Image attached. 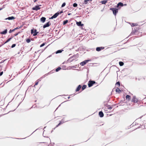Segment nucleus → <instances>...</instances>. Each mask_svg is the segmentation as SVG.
I'll list each match as a JSON object with an SVG mask.
<instances>
[{
    "label": "nucleus",
    "mask_w": 146,
    "mask_h": 146,
    "mask_svg": "<svg viewBox=\"0 0 146 146\" xmlns=\"http://www.w3.org/2000/svg\"><path fill=\"white\" fill-rule=\"evenodd\" d=\"M131 101L134 103H137V104H138V105L140 103V102L138 100L137 98L135 96H133Z\"/></svg>",
    "instance_id": "1"
},
{
    "label": "nucleus",
    "mask_w": 146,
    "mask_h": 146,
    "mask_svg": "<svg viewBox=\"0 0 146 146\" xmlns=\"http://www.w3.org/2000/svg\"><path fill=\"white\" fill-rule=\"evenodd\" d=\"M110 9L113 12V13L114 15L115 16L117 13L118 12V9L116 8H112Z\"/></svg>",
    "instance_id": "2"
},
{
    "label": "nucleus",
    "mask_w": 146,
    "mask_h": 146,
    "mask_svg": "<svg viewBox=\"0 0 146 146\" xmlns=\"http://www.w3.org/2000/svg\"><path fill=\"white\" fill-rule=\"evenodd\" d=\"M96 83V82L94 80H89L88 83V87H91L94 84H95Z\"/></svg>",
    "instance_id": "3"
},
{
    "label": "nucleus",
    "mask_w": 146,
    "mask_h": 146,
    "mask_svg": "<svg viewBox=\"0 0 146 146\" xmlns=\"http://www.w3.org/2000/svg\"><path fill=\"white\" fill-rule=\"evenodd\" d=\"M38 32L36 31V29H32L31 30V33L32 34H33V36H35L36 35Z\"/></svg>",
    "instance_id": "4"
},
{
    "label": "nucleus",
    "mask_w": 146,
    "mask_h": 146,
    "mask_svg": "<svg viewBox=\"0 0 146 146\" xmlns=\"http://www.w3.org/2000/svg\"><path fill=\"white\" fill-rule=\"evenodd\" d=\"M41 5H36L35 7H33L32 8V10H36V11H38L40 9V7H39L40 6H41Z\"/></svg>",
    "instance_id": "5"
},
{
    "label": "nucleus",
    "mask_w": 146,
    "mask_h": 146,
    "mask_svg": "<svg viewBox=\"0 0 146 146\" xmlns=\"http://www.w3.org/2000/svg\"><path fill=\"white\" fill-rule=\"evenodd\" d=\"M89 61H90V60H85L81 62L80 64L82 66H84L87 63H88Z\"/></svg>",
    "instance_id": "6"
},
{
    "label": "nucleus",
    "mask_w": 146,
    "mask_h": 146,
    "mask_svg": "<svg viewBox=\"0 0 146 146\" xmlns=\"http://www.w3.org/2000/svg\"><path fill=\"white\" fill-rule=\"evenodd\" d=\"M137 29H134L132 31V32L130 34V35H134L137 34Z\"/></svg>",
    "instance_id": "7"
},
{
    "label": "nucleus",
    "mask_w": 146,
    "mask_h": 146,
    "mask_svg": "<svg viewBox=\"0 0 146 146\" xmlns=\"http://www.w3.org/2000/svg\"><path fill=\"white\" fill-rule=\"evenodd\" d=\"M76 25L78 26L82 27V29H84L83 28V26H84V24L82 23V22L81 21L77 22L76 23Z\"/></svg>",
    "instance_id": "8"
},
{
    "label": "nucleus",
    "mask_w": 146,
    "mask_h": 146,
    "mask_svg": "<svg viewBox=\"0 0 146 146\" xmlns=\"http://www.w3.org/2000/svg\"><path fill=\"white\" fill-rule=\"evenodd\" d=\"M22 27V26H21L20 27H17L16 28H15L14 29H12V30L10 29L9 31V33H12V32H13L15 30H17L18 29H19L20 28H21Z\"/></svg>",
    "instance_id": "9"
},
{
    "label": "nucleus",
    "mask_w": 146,
    "mask_h": 146,
    "mask_svg": "<svg viewBox=\"0 0 146 146\" xmlns=\"http://www.w3.org/2000/svg\"><path fill=\"white\" fill-rule=\"evenodd\" d=\"M51 24L50 23V22H48L43 26V28L44 29L46 27H48L50 26Z\"/></svg>",
    "instance_id": "10"
},
{
    "label": "nucleus",
    "mask_w": 146,
    "mask_h": 146,
    "mask_svg": "<svg viewBox=\"0 0 146 146\" xmlns=\"http://www.w3.org/2000/svg\"><path fill=\"white\" fill-rule=\"evenodd\" d=\"M59 15V14L58 13H56L54 14L51 18H50V19H53L54 18H56L58 15Z\"/></svg>",
    "instance_id": "11"
},
{
    "label": "nucleus",
    "mask_w": 146,
    "mask_h": 146,
    "mask_svg": "<svg viewBox=\"0 0 146 146\" xmlns=\"http://www.w3.org/2000/svg\"><path fill=\"white\" fill-rule=\"evenodd\" d=\"M104 48V47H97L96 48V50L97 51H100L102 50Z\"/></svg>",
    "instance_id": "12"
},
{
    "label": "nucleus",
    "mask_w": 146,
    "mask_h": 146,
    "mask_svg": "<svg viewBox=\"0 0 146 146\" xmlns=\"http://www.w3.org/2000/svg\"><path fill=\"white\" fill-rule=\"evenodd\" d=\"M66 121H65L64 119H62L61 121H60L59 123L56 126V127H58L61 124H62L64 122Z\"/></svg>",
    "instance_id": "13"
},
{
    "label": "nucleus",
    "mask_w": 146,
    "mask_h": 146,
    "mask_svg": "<svg viewBox=\"0 0 146 146\" xmlns=\"http://www.w3.org/2000/svg\"><path fill=\"white\" fill-rule=\"evenodd\" d=\"M7 32V29H5L4 31L1 32L0 34L3 35H5L6 34Z\"/></svg>",
    "instance_id": "14"
},
{
    "label": "nucleus",
    "mask_w": 146,
    "mask_h": 146,
    "mask_svg": "<svg viewBox=\"0 0 146 146\" xmlns=\"http://www.w3.org/2000/svg\"><path fill=\"white\" fill-rule=\"evenodd\" d=\"M123 3L121 2H120L117 5V6H116V7H119V6H120V7H122L123 6Z\"/></svg>",
    "instance_id": "15"
},
{
    "label": "nucleus",
    "mask_w": 146,
    "mask_h": 146,
    "mask_svg": "<svg viewBox=\"0 0 146 146\" xmlns=\"http://www.w3.org/2000/svg\"><path fill=\"white\" fill-rule=\"evenodd\" d=\"M46 18L44 17H42L40 19V21L42 23H43L45 21Z\"/></svg>",
    "instance_id": "16"
},
{
    "label": "nucleus",
    "mask_w": 146,
    "mask_h": 146,
    "mask_svg": "<svg viewBox=\"0 0 146 146\" xmlns=\"http://www.w3.org/2000/svg\"><path fill=\"white\" fill-rule=\"evenodd\" d=\"M99 115L100 117H102L104 116V115L102 111H100L99 113Z\"/></svg>",
    "instance_id": "17"
},
{
    "label": "nucleus",
    "mask_w": 146,
    "mask_h": 146,
    "mask_svg": "<svg viewBox=\"0 0 146 146\" xmlns=\"http://www.w3.org/2000/svg\"><path fill=\"white\" fill-rule=\"evenodd\" d=\"M82 87V86L81 85H79L78 86L77 88L76 89V92H78L79 91V90H80V88H81Z\"/></svg>",
    "instance_id": "18"
},
{
    "label": "nucleus",
    "mask_w": 146,
    "mask_h": 146,
    "mask_svg": "<svg viewBox=\"0 0 146 146\" xmlns=\"http://www.w3.org/2000/svg\"><path fill=\"white\" fill-rule=\"evenodd\" d=\"M64 51V50L63 49L59 50L56 51L55 53L56 54L58 53H61L63 51Z\"/></svg>",
    "instance_id": "19"
},
{
    "label": "nucleus",
    "mask_w": 146,
    "mask_h": 146,
    "mask_svg": "<svg viewBox=\"0 0 146 146\" xmlns=\"http://www.w3.org/2000/svg\"><path fill=\"white\" fill-rule=\"evenodd\" d=\"M116 92H118V93H120L121 92V90H120V89L118 88H117L116 89Z\"/></svg>",
    "instance_id": "20"
},
{
    "label": "nucleus",
    "mask_w": 146,
    "mask_h": 146,
    "mask_svg": "<svg viewBox=\"0 0 146 146\" xmlns=\"http://www.w3.org/2000/svg\"><path fill=\"white\" fill-rule=\"evenodd\" d=\"M107 2V0H104L101 1V3L103 4H105Z\"/></svg>",
    "instance_id": "21"
},
{
    "label": "nucleus",
    "mask_w": 146,
    "mask_h": 146,
    "mask_svg": "<svg viewBox=\"0 0 146 146\" xmlns=\"http://www.w3.org/2000/svg\"><path fill=\"white\" fill-rule=\"evenodd\" d=\"M9 20H12L15 19V18L13 16L10 17H8Z\"/></svg>",
    "instance_id": "22"
},
{
    "label": "nucleus",
    "mask_w": 146,
    "mask_h": 146,
    "mask_svg": "<svg viewBox=\"0 0 146 146\" xmlns=\"http://www.w3.org/2000/svg\"><path fill=\"white\" fill-rule=\"evenodd\" d=\"M126 100L128 99V100H129L131 98V97L129 95H127L126 96Z\"/></svg>",
    "instance_id": "23"
},
{
    "label": "nucleus",
    "mask_w": 146,
    "mask_h": 146,
    "mask_svg": "<svg viewBox=\"0 0 146 146\" xmlns=\"http://www.w3.org/2000/svg\"><path fill=\"white\" fill-rule=\"evenodd\" d=\"M92 0H85L84 1V4H87L88 3V1H91Z\"/></svg>",
    "instance_id": "24"
},
{
    "label": "nucleus",
    "mask_w": 146,
    "mask_h": 146,
    "mask_svg": "<svg viewBox=\"0 0 146 146\" xmlns=\"http://www.w3.org/2000/svg\"><path fill=\"white\" fill-rule=\"evenodd\" d=\"M87 87V86L86 85H84L82 87V90H83L85 89Z\"/></svg>",
    "instance_id": "25"
},
{
    "label": "nucleus",
    "mask_w": 146,
    "mask_h": 146,
    "mask_svg": "<svg viewBox=\"0 0 146 146\" xmlns=\"http://www.w3.org/2000/svg\"><path fill=\"white\" fill-rule=\"evenodd\" d=\"M68 22V20H66L65 21H64L63 22V25H65Z\"/></svg>",
    "instance_id": "26"
},
{
    "label": "nucleus",
    "mask_w": 146,
    "mask_h": 146,
    "mask_svg": "<svg viewBox=\"0 0 146 146\" xmlns=\"http://www.w3.org/2000/svg\"><path fill=\"white\" fill-rule=\"evenodd\" d=\"M119 64L120 66H122L124 65V63L121 61H120L119 62Z\"/></svg>",
    "instance_id": "27"
},
{
    "label": "nucleus",
    "mask_w": 146,
    "mask_h": 146,
    "mask_svg": "<svg viewBox=\"0 0 146 146\" xmlns=\"http://www.w3.org/2000/svg\"><path fill=\"white\" fill-rule=\"evenodd\" d=\"M61 69V68L60 67H58L56 69L55 71H56V72H58Z\"/></svg>",
    "instance_id": "28"
},
{
    "label": "nucleus",
    "mask_w": 146,
    "mask_h": 146,
    "mask_svg": "<svg viewBox=\"0 0 146 146\" xmlns=\"http://www.w3.org/2000/svg\"><path fill=\"white\" fill-rule=\"evenodd\" d=\"M107 107L108 108V109L111 110L113 108V106H110V105H108L107 106Z\"/></svg>",
    "instance_id": "29"
},
{
    "label": "nucleus",
    "mask_w": 146,
    "mask_h": 146,
    "mask_svg": "<svg viewBox=\"0 0 146 146\" xmlns=\"http://www.w3.org/2000/svg\"><path fill=\"white\" fill-rule=\"evenodd\" d=\"M26 41L28 43H29L31 42V40L30 38H27L26 40Z\"/></svg>",
    "instance_id": "30"
},
{
    "label": "nucleus",
    "mask_w": 146,
    "mask_h": 146,
    "mask_svg": "<svg viewBox=\"0 0 146 146\" xmlns=\"http://www.w3.org/2000/svg\"><path fill=\"white\" fill-rule=\"evenodd\" d=\"M11 40V38H9L4 43V44L8 42Z\"/></svg>",
    "instance_id": "31"
},
{
    "label": "nucleus",
    "mask_w": 146,
    "mask_h": 146,
    "mask_svg": "<svg viewBox=\"0 0 146 146\" xmlns=\"http://www.w3.org/2000/svg\"><path fill=\"white\" fill-rule=\"evenodd\" d=\"M116 85H117L119 87L120 86V83L118 81L116 83Z\"/></svg>",
    "instance_id": "32"
},
{
    "label": "nucleus",
    "mask_w": 146,
    "mask_h": 146,
    "mask_svg": "<svg viewBox=\"0 0 146 146\" xmlns=\"http://www.w3.org/2000/svg\"><path fill=\"white\" fill-rule=\"evenodd\" d=\"M46 42L43 43L41 45H40V47H41L44 46L45 45V44H46Z\"/></svg>",
    "instance_id": "33"
},
{
    "label": "nucleus",
    "mask_w": 146,
    "mask_h": 146,
    "mask_svg": "<svg viewBox=\"0 0 146 146\" xmlns=\"http://www.w3.org/2000/svg\"><path fill=\"white\" fill-rule=\"evenodd\" d=\"M77 4L76 3H74L73 4V6L74 7H77Z\"/></svg>",
    "instance_id": "34"
},
{
    "label": "nucleus",
    "mask_w": 146,
    "mask_h": 146,
    "mask_svg": "<svg viewBox=\"0 0 146 146\" xmlns=\"http://www.w3.org/2000/svg\"><path fill=\"white\" fill-rule=\"evenodd\" d=\"M20 33V32H19V33H16L15 34H14L13 36V37H15L16 36H17V35L19 33Z\"/></svg>",
    "instance_id": "35"
},
{
    "label": "nucleus",
    "mask_w": 146,
    "mask_h": 146,
    "mask_svg": "<svg viewBox=\"0 0 146 146\" xmlns=\"http://www.w3.org/2000/svg\"><path fill=\"white\" fill-rule=\"evenodd\" d=\"M65 5H66L65 3L64 2V3H63V4H62V5L61 7H64V6H65Z\"/></svg>",
    "instance_id": "36"
},
{
    "label": "nucleus",
    "mask_w": 146,
    "mask_h": 146,
    "mask_svg": "<svg viewBox=\"0 0 146 146\" xmlns=\"http://www.w3.org/2000/svg\"><path fill=\"white\" fill-rule=\"evenodd\" d=\"M131 27L135 26L137 25L136 24L134 23H132V25H131Z\"/></svg>",
    "instance_id": "37"
},
{
    "label": "nucleus",
    "mask_w": 146,
    "mask_h": 146,
    "mask_svg": "<svg viewBox=\"0 0 146 146\" xmlns=\"http://www.w3.org/2000/svg\"><path fill=\"white\" fill-rule=\"evenodd\" d=\"M57 13H58L59 14V15H60L61 14V13H63V11L62 10V11H58Z\"/></svg>",
    "instance_id": "38"
},
{
    "label": "nucleus",
    "mask_w": 146,
    "mask_h": 146,
    "mask_svg": "<svg viewBox=\"0 0 146 146\" xmlns=\"http://www.w3.org/2000/svg\"><path fill=\"white\" fill-rule=\"evenodd\" d=\"M16 44H13L11 46L12 48L16 46Z\"/></svg>",
    "instance_id": "39"
},
{
    "label": "nucleus",
    "mask_w": 146,
    "mask_h": 146,
    "mask_svg": "<svg viewBox=\"0 0 146 146\" xmlns=\"http://www.w3.org/2000/svg\"><path fill=\"white\" fill-rule=\"evenodd\" d=\"M74 56H72L70 58L68 59V61H70V59H71V58H73V57H74Z\"/></svg>",
    "instance_id": "40"
},
{
    "label": "nucleus",
    "mask_w": 146,
    "mask_h": 146,
    "mask_svg": "<svg viewBox=\"0 0 146 146\" xmlns=\"http://www.w3.org/2000/svg\"><path fill=\"white\" fill-rule=\"evenodd\" d=\"M38 82H36L34 86H35V85H37L38 84Z\"/></svg>",
    "instance_id": "41"
},
{
    "label": "nucleus",
    "mask_w": 146,
    "mask_h": 146,
    "mask_svg": "<svg viewBox=\"0 0 146 146\" xmlns=\"http://www.w3.org/2000/svg\"><path fill=\"white\" fill-rule=\"evenodd\" d=\"M3 74V72L2 71L0 72V76H2Z\"/></svg>",
    "instance_id": "42"
},
{
    "label": "nucleus",
    "mask_w": 146,
    "mask_h": 146,
    "mask_svg": "<svg viewBox=\"0 0 146 146\" xmlns=\"http://www.w3.org/2000/svg\"><path fill=\"white\" fill-rule=\"evenodd\" d=\"M139 128H142L143 129H144L145 128V125H144V126L143 127L141 126V127H139Z\"/></svg>",
    "instance_id": "43"
},
{
    "label": "nucleus",
    "mask_w": 146,
    "mask_h": 146,
    "mask_svg": "<svg viewBox=\"0 0 146 146\" xmlns=\"http://www.w3.org/2000/svg\"><path fill=\"white\" fill-rule=\"evenodd\" d=\"M50 144L51 145L52 144V146H53L54 145V143H50Z\"/></svg>",
    "instance_id": "44"
},
{
    "label": "nucleus",
    "mask_w": 146,
    "mask_h": 146,
    "mask_svg": "<svg viewBox=\"0 0 146 146\" xmlns=\"http://www.w3.org/2000/svg\"><path fill=\"white\" fill-rule=\"evenodd\" d=\"M71 15V13H68V15Z\"/></svg>",
    "instance_id": "45"
},
{
    "label": "nucleus",
    "mask_w": 146,
    "mask_h": 146,
    "mask_svg": "<svg viewBox=\"0 0 146 146\" xmlns=\"http://www.w3.org/2000/svg\"><path fill=\"white\" fill-rule=\"evenodd\" d=\"M13 36H12L11 38H11V40L13 37Z\"/></svg>",
    "instance_id": "46"
},
{
    "label": "nucleus",
    "mask_w": 146,
    "mask_h": 146,
    "mask_svg": "<svg viewBox=\"0 0 146 146\" xmlns=\"http://www.w3.org/2000/svg\"><path fill=\"white\" fill-rule=\"evenodd\" d=\"M37 0H34V2H36L37 1Z\"/></svg>",
    "instance_id": "47"
},
{
    "label": "nucleus",
    "mask_w": 146,
    "mask_h": 146,
    "mask_svg": "<svg viewBox=\"0 0 146 146\" xmlns=\"http://www.w3.org/2000/svg\"><path fill=\"white\" fill-rule=\"evenodd\" d=\"M8 18H5V20H7V19H8V20H9V19H8Z\"/></svg>",
    "instance_id": "48"
},
{
    "label": "nucleus",
    "mask_w": 146,
    "mask_h": 146,
    "mask_svg": "<svg viewBox=\"0 0 146 146\" xmlns=\"http://www.w3.org/2000/svg\"><path fill=\"white\" fill-rule=\"evenodd\" d=\"M72 67H73V68H76V66H72Z\"/></svg>",
    "instance_id": "49"
},
{
    "label": "nucleus",
    "mask_w": 146,
    "mask_h": 146,
    "mask_svg": "<svg viewBox=\"0 0 146 146\" xmlns=\"http://www.w3.org/2000/svg\"><path fill=\"white\" fill-rule=\"evenodd\" d=\"M70 98V96H69L68 97V99H69Z\"/></svg>",
    "instance_id": "50"
},
{
    "label": "nucleus",
    "mask_w": 146,
    "mask_h": 146,
    "mask_svg": "<svg viewBox=\"0 0 146 146\" xmlns=\"http://www.w3.org/2000/svg\"><path fill=\"white\" fill-rule=\"evenodd\" d=\"M48 146H52L50 144H49Z\"/></svg>",
    "instance_id": "51"
},
{
    "label": "nucleus",
    "mask_w": 146,
    "mask_h": 146,
    "mask_svg": "<svg viewBox=\"0 0 146 146\" xmlns=\"http://www.w3.org/2000/svg\"><path fill=\"white\" fill-rule=\"evenodd\" d=\"M3 8H0V11L2 10L3 9Z\"/></svg>",
    "instance_id": "52"
},
{
    "label": "nucleus",
    "mask_w": 146,
    "mask_h": 146,
    "mask_svg": "<svg viewBox=\"0 0 146 146\" xmlns=\"http://www.w3.org/2000/svg\"><path fill=\"white\" fill-rule=\"evenodd\" d=\"M74 60V59H72V60L70 61V62H71L72 61H73V60Z\"/></svg>",
    "instance_id": "53"
},
{
    "label": "nucleus",
    "mask_w": 146,
    "mask_h": 146,
    "mask_svg": "<svg viewBox=\"0 0 146 146\" xmlns=\"http://www.w3.org/2000/svg\"><path fill=\"white\" fill-rule=\"evenodd\" d=\"M37 129H36V130H35V131H34V132H33V133H32L31 135L32 134H33V132H34L35 131H36V130H37Z\"/></svg>",
    "instance_id": "54"
},
{
    "label": "nucleus",
    "mask_w": 146,
    "mask_h": 146,
    "mask_svg": "<svg viewBox=\"0 0 146 146\" xmlns=\"http://www.w3.org/2000/svg\"><path fill=\"white\" fill-rule=\"evenodd\" d=\"M7 113H5V114H3V115H5V114H7Z\"/></svg>",
    "instance_id": "55"
},
{
    "label": "nucleus",
    "mask_w": 146,
    "mask_h": 146,
    "mask_svg": "<svg viewBox=\"0 0 146 146\" xmlns=\"http://www.w3.org/2000/svg\"><path fill=\"white\" fill-rule=\"evenodd\" d=\"M39 51H40V50H38V51H37V52H39Z\"/></svg>",
    "instance_id": "56"
},
{
    "label": "nucleus",
    "mask_w": 146,
    "mask_h": 146,
    "mask_svg": "<svg viewBox=\"0 0 146 146\" xmlns=\"http://www.w3.org/2000/svg\"><path fill=\"white\" fill-rule=\"evenodd\" d=\"M32 48H31V49H30V50H31L32 49Z\"/></svg>",
    "instance_id": "57"
},
{
    "label": "nucleus",
    "mask_w": 146,
    "mask_h": 146,
    "mask_svg": "<svg viewBox=\"0 0 146 146\" xmlns=\"http://www.w3.org/2000/svg\"><path fill=\"white\" fill-rule=\"evenodd\" d=\"M20 52H18L17 54H19L20 53Z\"/></svg>",
    "instance_id": "58"
},
{
    "label": "nucleus",
    "mask_w": 146,
    "mask_h": 146,
    "mask_svg": "<svg viewBox=\"0 0 146 146\" xmlns=\"http://www.w3.org/2000/svg\"><path fill=\"white\" fill-rule=\"evenodd\" d=\"M50 56H51V55H50V56H49V57H50Z\"/></svg>",
    "instance_id": "59"
},
{
    "label": "nucleus",
    "mask_w": 146,
    "mask_h": 146,
    "mask_svg": "<svg viewBox=\"0 0 146 146\" xmlns=\"http://www.w3.org/2000/svg\"><path fill=\"white\" fill-rule=\"evenodd\" d=\"M33 107V106H32V107H31V108H30V109H31V108H32Z\"/></svg>",
    "instance_id": "60"
},
{
    "label": "nucleus",
    "mask_w": 146,
    "mask_h": 146,
    "mask_svg": "<svg viewBox=\"0 0 146 146\" xmlns=\"http://www.w3.org/2000/svg\"><path fill=\"white\" fill-rule=\"evenodd\" d=\"M2 84V83H1V84H0V85H1V84Z\"/></svg>",
    "instance_id": "61"
},
{
    "label": "nucleus",
    "mask_w": 146,
    "mask_h": 146,
    "mask_svg": "<svg viewBox=\"0 0 146 146\" xmlns=\"http://www.w3.org/2000/svg\"><path fill=\"white\" fill-rule=\"evenodd\" d=\"M63 95V96H66V95Z\"/></svg>",
    "instance_id": "62"
},
{
    "label": "nucleus",
    "mask_w": 146,
    "mask_h": 146,
    "mask_svg": "<svg viewBox=\"0 0 146 146\" xmlns=\"http://www.w3.org/2000/svg\"><path fill=\"white\" fill-rule=\"evenodd\" d=\"M35 53H36V52H35Z\"/></svg>",
    "instance_id": "63"
},
{
    "label": "nucleus",
    "mask_w": 146,
    "mask_h": 146,
    "mask_svg": "<svg viewBox=\"0 0 146 146\" xmlns=\"http://www.w3.org/2000/svg\"><path fill=\"white\" fill-rule=\"evenodd\" d=\"M53 131H51V132H52Z\"/></svg>",
    "instance_id": "64"
}]
</instances>
